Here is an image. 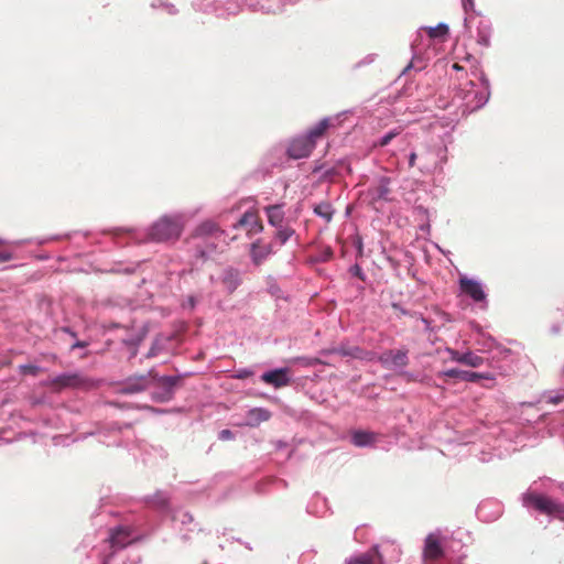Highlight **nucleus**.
<instances>
[{
	"label": "nucleus",
	"mask_w": 564,
	"mask_h": 564,
	"mask_svg": "<svg viewBox=\"0 0 564 564\" xmlns=\"http://www.w3.org/2000/svg\"><path fill=\"white\" fill-rule=\"evenodd\" d=\"M453 119H436L430 123L424 141L416 144L408 155V166L422 174L442 173L448 160V147L453 143L455 129Z\"/></svg>",
	"instance_id": "1"
},
{
	"label": "nucleus",
	"mask_w": 564,
	"mask_h": 564,
	"mask_svg": "<svg viewBox=\"0 0 564 564\" xmlns=\"http://www.w3.org/2000/svg\"><path fill=\"white\" fill-rule=\"evenodd\" d=\"M520 500L530 512L564 521V484L541 478L529 486Z\"/></svg>",
	"instance_id": "2"
},
{
	"label": "nucleus",
	"mask_w": 564,
	"mask_h": 564,
	"mask_svg": "<svg viewBox=\"0 0 564 564\" xmlns=\"http://www.w3.org/2000/svg\"><path fill=\"white\" fill-rule=\"evenodd\" d=\"M186 215L182 212L163 214L145 228H122L115 231V236L127 235L135 243H174L185 228Z\"/></svg>",
	"instance_id": "3"
},
{
	"label": "nucleus",
	"mask_w": 564,
	"mask_h": 564,
	"mask_svg": "<svg viewBox=\"0 0 564 564\" xmlns=\"http://www.w3.org/2000/svg\"><path fill=\"white\" fill-rule=\"evenodd\" d=\"M476 79L462 83L456 90L453 101L462 108L463 113L473 112L484 107L490 97V84L482 72L474 73Z\"/></svg>",
	"instance_id": "4"
},
{
	"label": "nucleus",
	"mask_w": 564,
	"mask_h": 564,
	"mask_svg": "<svg viewBox=\"0 0 564 564\" xmlns=\"http://www.w3.org/2000/svg\"><path fill=\"white\" fill-rule=\"evenodd\" d=\"M138 539L139 534L130 525L120 524L110 529L107 539L110 552L104 556L102 564H140L138 555L129 557L128 562L122 560L120 563H117L119 552Z\"/></svg>",
	"instance_id": "5"
},
{
	"label": "nucleus",
	"mask_w": 564,
	"mask_h": 564,
	"mask_svg": "<svg viewBox=\"0 0 564 564\" xmlns=\"http://www.w3.org/2000/svg\"><path fill=\"white\" fill-rule=\"evenodd\" d=\"M339 117L340 115H337L335 118H323L308 129L305 134L293 138L286 149L288 155L294 160L307 158L314 150L317 138L322 137L326 129L333 124V120H338Z\"/></svg>",
	"instance_id": "6"
},
{
	"label": "nucleus",
	"mask_w": 564,
	"mask_h": 564,
	"mask_svg": "<svg viewBox=\"0 0 564 564\" xmlns=\"http://www.w3.org/2000/svg\"><path fill=\"white\" fill-rule=\"evenodd\" d=\"M452 546L453 542L444 538V532L441 530L431 532L424 540L423 564H448V550Z\"/></svg>",
	"instance_id": "7"
},
{
	"label": "nucleus",
	"mask_w": 564,
	"mask_h": 564,
	"mask_svg": "<svg viewBox=\"0 0 564 564\" xmlns=\"http://www.w3.org/2000/svg\"><path fill=\"white\" fill-rule=\"evenodd\" d=\"M425 34L417 30L414 39L411 42V52L412 59L408 64V66L403 69V74H405L410 69L423 70L427 63L436 56V45L434 41H426Z\"/></svg>",
	"instance_id": "8"
},
{
	"label": "nucleus",
	"mask_w": 564,
	"mask_h": 564,
	"mask_svg": "<svg viewBox=\"0 0 564 564\" xmlns=\"http://www.w3.org/2000/svg\"><path fill=\"white\" fill-rule=\"evenodd\" d=\"M193 9L200 14L203 22L216 19H228L243 10L240 2H193Z\"/></svg>",
	"instance_id": "9"
},
{
	"label": "nucleus",
	"mask_w": 564,
	"mask_h": 564,
	"mask_svg": "<svg viewBox=\"0 0 564 564\" xmlns=\"http://www.w3.org/2000/svg\"><path fill=\"white\" fill-rule=\"evenodd\" d=\"M390 553L391 560L398 561L401 555L399 545L394 543H382L375 545L371 551L351 556L346 560V564H384L386 556Z\"/></svg>",
	"instance_id": "10"
},
{
	"label": "nucleus",
	"mask_w": 564,
	"mask_h": 564,
	"mask_svg": "<svg viewBox=\"0 0 564 564\" xmlns=\"http://www.w3.org/2000/svg\"><path fill=\"white\" fill-rule=\"evenodd\" d=\"M464 10V25L466 30H471L475 22H477V43L484 47L490 46V37H491V25L488 20L478 19L475 13L474 4L475 2H462Z\"/></svg>",
	"instance_id": "11"
},
{
	"label": "nucleus",
	"mask_w": 564,
	"mask_h": 564,
	"mask_svg": "<svg viewBox=\"0 0 564 564\" xmlns=\"http://www.w3.org/2000/svg\"><path fill=\"white\" fill-rule=\"evenodd\" d=\"M458 289L460 294L470 299L480 310L488 308L486 285L480 280L460 275L458 279Z\"/></svg>",
	"instance_id": "12"
},
{
	"label": "nucleus",
	"mask_w": 564,
	"mask_h": 564,
	"mask_svg": "<svg viewBox=\"0 0 564 564\" xmlns=\"http://www.w3.org/2000/svg\"><path fill=\"white\" fill-rule=\"evenodd\" d=\"M180 380L178 376H161L155 373V381L150 389L151 398L155 402H169L174 397V390Z\"/></svg>",
	"instance_id": "13"
},
{
	"label": "nucleus",
	"mask_w": 564,
	"mask_h": 564,
	"mask_svg": "<svg viewBox=\"0 0 564 564\" xmlns=\"http://www.w3.org/2000/svg\"><path fill=\"white\" fill-rule=\"evenodd\" d=\"M377 361L387 370L399 375L409 365L408 349H389L381 352Z\"/></svg>",
	"instance_id": "14"
},
{
	"label": "nucleus",
	"mask_w": 564,
	"mask_h": 564,
	"mask_svg": "<svg viewBox=\"0 0 564 564\" xmlns=\"http://www.w3.org/2000/svg\"><path fill=\"white\" fill-rule=\"evenodd\" d=\"M155 381L154 369L149 370L145 375L131 376L127 378L120 387V391L124 394H134L150 389Z\"/></svg>",
	"instance_id": "15"
},
{
	"label": "nucleus",
	"mask_w": 564,
	"mask_h": 564,
	"mask_svg": "<svg viewBox=\"0 0 564 564\" xmlns=\"http://www.w3.org/2000/svg\"><path fill=\"white\" fill-rule=\"evenodd\" d=\"M538 400L534 402H521L518 405L519 420L522 424H534L544 417V413H541L538 409Z\"/></svg>",
	"instance_id": "16"
},
{
	"label": "nucleus",
	"mask_w": 564,
	"mask_h": 564,
	"mask_svg": "<svg viewBox=\"0 0 564 564\" xmlns=\"http://www.w3.org/2000/svg\"><path fill=\"white\" fill-rule=\"evenodd\" d=\"M246 228L248 236H253L262 232L263 226L259 220L257 214L252 210H247L238 220L237 224L234 225L235 229Z\"/></svg>",
	"instance_id": "17"
},
{
	"label": "nucleus",
	"mask_w": 564,
	"mask_h": 564,
	"mask_svg": "<svg viewBox=\"0 0 564 564\" xmlns=\"http://www.w3.org/2000/svg\"><path fill=\"white\" fill-rule=\"evenodd\" d=\"M478 338L476 339V344L481 347L482 351L496 352V356H509L510 349L501 347L494 337L487 335L482 330L478 329Z\"/></svg>",
	"instance_id": "18"
},
{
	"label": "nucleus",
	"mask_w": 564,
	"mask_h": 564,
	"mask_svg": "<svg viewBox=\"0 0 564 564\" xmlns=\"http://www.w3.org/2000/svg\"><path fill=\"white\" fill-rule=\"evenodd\" d=\"M390 194V178L387 176H380L378 183L368 189V197L371 203L388 202Z\"/></svg>",
	"instance_id": "19"
},
{
	"label": "nucleus",
	"mask_w": 564,
	"mask_h": 564,
	"mask_svg": "<svg viewBox=\"0 0 564 564\" xmlns=\"http://www.w3.org/2000/svg\"><path fill=\"white\" fill-rule=\"evenodd\" d=\"M261 380L274 388H282L290 383L289 368H278L265 371L261 375Z\"/></svg>",
	"instance_id": "20"
},
{
	"label": "nucleus",
	"mask_w": 564,
	"mask_h": 564,
	"mask_svg": "<svg viewBox=\"0 0 564 564\" xmlns=\"http://www.w3.org/2000/svg\"><path fill=\"white\" fill-rule=\"evenodd\" d=\"M219 279L229 294L234 293L242 282L240 271L234 267L225 268Z\"/></svg>",
	"instance_id": "21"
},
{
	"label": "nucleus",
	"mask_w": 564,
	"mask_h": 564,
	"mask_svg": "<svg viewBox=\"0 0 564 564\" xmlns=\"http://www.w3.org/2000/svg\"><path fill=\"white\" fill-rule=\"evenodd\" d=\"M268 224L272 227H281L286 224V220H291V218L285 217L284 204H274L268 205L263 208Z\"/></svg>",
	"instance_id": "22"
},
{
	"label": "nucleus",
	"mask_w": 564,
	"mask_h": 564,
	"mask_svg": "<svg viewBox=\"0 0 564 564\" xmlns=\"http://www.w3.org/2000/svg\"><path fill=\"white\" fill-rule=\"evenodd\" d=\"M447 352L449 354L451 360L466 366L477 368L484 364L482 357L474 354L473 351L459 352L455 349L447 348Z\"/></svg>",
	"instance_id": "23"
},
{
	"label": "nucleus",
	"mask_w": 564,
	"mask_h": 564,
	"mask_svg": "<svg viewBox=\"0 0 564 564\" xmlns=\"http://www.w3.org/2000/svg\"><path fill=\"white\" fill-rule=\"evenodd\" d=\"M247 10L262 14H280L284 11L283 2H249Z\"/></svg>",
	"instance_id": "24"
},
{
	"label": "nucleus",
	"mask_w": 564,
	"mask_h": 564,
	"mask_svg": "<svg viewBox=\"0 0 564 564\" xmlns=\"http://www.w3.org/2000/svg\"><path fill=\"white\" fill-rule=\"evenodd\" d=\"M271 253H273L271 245H262L260 240L251 243L250 257L254 265H260Z\"/></svg>",
	"instance_id": "25"
},
{
	"label": "nucleus",
	"mask_w": 564,
	"mask_h": 564,
	"mask_svg": "<svg viewBox=\"0 0 564 564\" xmlns=\"http://www.w3.org/2000/svg\"><path fill=\"white\" fill-rule=\"evenodd\" d=\"M444 538L447 541L453 542V546L448 550V564H460V560L465 557L463 552L464 543L460 538H456L454 534L444 533Z\"/></svg>",
	"instance_id": "26"
},
{
	"label": "nucleus",
	"mask_w": 564,
	"mask_h": 564,
	"mask_svg": "<svg viewBox=\"0 0 564 564\" xmlns=\"http://www.w3.org/2000/svg\"><path fill=\"white\" fill-rule=\"evenodd\" d=\"M426 36V41H434L435 43L442 42L448 33V25L446 23H438L435 26H422L419 29Z\"/></svg>",
	"instance_id": "27"
},
{
	"label": "nucleus",
	"mask_w": 564,
	"mask_h": 564,
	"mask_svg": "<svg viewBox=\"0 0 564 564\" xmlns=\"http://www.w3.org/2000/svg\"><path fill=\"white\" fill-rule=\"evenodd\" d=\"M377 441V434L370 431L357 430L351 433V443L357 447L372 446Z\"/></svg>",
	"instance_id": "28"
},
{
	"label": "nucleus",
	"mask_w": 564,
	"mask_h": 564,
	"mask_svg": "<svg viewBox=\"0 0 564 564\" xmlns=\"http://www.w3.org/2000/svg\"><path fill=\"white\" fill-rule=\"evenodd\" d=\"M82 382L83 380L78 372H63L52 379V383L61 388L76 387Z\"/></svg>",
	"instance_id": "29"
},
{
	"label": "nucleus",
	"mask_w": 564,
	"mask_h": 564,
	"mask_svg": "<svg viewBox=\"0 0 564 564\" xmlns=\"http://www.w3.org/2000/svg\"><path fill=\"white\" fill-rule=\"evenodd\" d=\"M294 235L295 230L291 227V220H286L285 225H282L281 227H275L274 240L278 241L280 246H283Z\"/></svg>",
	"instance_id": "30"
},
{
	"label": "nucleus",
	"mask_w": 564,
	"mask_h": 564,
	"mask_svg": "<svg viewBox=\"0 0 564 564\" xmlns=\"http://www.w3.org/2000/svg\"><path fill=\"white\" fill-rule=\"evenodd\" d=\"M271 417V412L264 408H253L248 412L249 425L257 426Z\"/></svg>",
	"instance_id": "31"
},
{
	"label": "nucleus",
	"mask_w": 564,
	"mask_h": 564,
	"mask_svg": "<svg viewBox=\"0 0 564 564\" xmlns=\"http://www.w3.org/2000/svg\"><path fill=\"white\" fill-rule=\"evenodd\" d=\"M562 401H564V388L544 391L538 399V402H546L554 405Z\"/></svg>",
	"instance_id": "32"
},
{
	"label": "nucleus",
	"mask_w": 564,
	"mask_h": 564,
	"mask_svg": "<svg viewBox=\"0 0 564 564\" xmlns=\"http://www.w3.org/2000/svg\"><path fill=\"white\" fill-rule=\"evenodd\" d=\"M62 237L63 236H51V237H45V238H28V239L14 240V241H7L3 239H0V245L10 243V245L19 247V246H23L26 243H36V245L41 246V245H45L50 241L61 239Z\"/></svg>",
	"instance_id": "33"
},
{
	"label": "nucleus",
	"mask_w": 564,
	"mask_h": 564,
	"mask_svg": "<svg viewBox=\"0 0 564 564\" xmlns=\"http://www.w3.org/2000/svg\"><path fill=\"white\" fill-rule=\"evenodd\" d=\"M313 212L316 216L323 218L326 223L332 221L334 216V208L328 202H322L314 206Z\"/></svg>",
	"instance_id": "34"
},
{
	"label": "nucleus",
	"mask_w": 564,
	"mask_h": 564,
	"mask_svg": "<svg viewBox=\"0 0 564 564\" xmlns=\"http://www.w3.org/2000/svg\"><path fill=\"white\" fill-rule=\"evenodd\" d=\"M219 231V228L213 220H205L196 227L194 234L196 237H205L213 236Z\"/></svg>",
	"instance_id": "35"
},
{
	"label": "nucleus",
	"mask_w": 564,
	"mask_h": 564,
	"mask_svg": "<svg viewBox=\"0 0 564 564\" xmlns=\"http://www.w3.org/2000/svg\"><path fill=\"white\" fill-rule=\"evenodd\" d=\"M360 349L361 348L359 346L340 345L337 348H334L332 351L343 357H351L354 359H358V357H360Z\"/></svg>",
	"instance_id": "36"
},
{
	"label": "nucleus",
	"mask_w": 564,
	"mask_h": 564,
	"mask_svg": "<svg viewBox=\"0 0 564 564\" xmlns=\"http://www.w3.org/2000/svg\"><path fill=\"white\" fill-rule=\"evenodd\" d=\"M473 453L478 457L481 463L491 462L495 457H500L501 453L497 449L486 451L473 447Z\"/></svg>",
	"instance_id": "37"
},
{
	"label": "nucleus",
	"mask_w": 564,
	"mask_h": 564,
	"mask_svg": "<svg viewBox=\"0 0 564 564\" xmlns=\"http://www.w3.org/2000/svg\"><path fill=\"white\" fill-rule=\"evenodd\" d=\"M152 8L156 10L160 14L174 15L180 10L172 2H154Z\"/></svg>",
	"instance_id": "38"
},
{
	"label": "nucleus",
	"mask_w": 564,
	"mask_h": 564,
	"mask_svg": "<svg viewBox=\"0 0 564 564\" xmlns=\"http://www.w3.org/2000/svg\"><path fill=\"white\" fill-rule=\"evenodd\" d=\"M202 294H188L183 299L181 306L185 311H194L197 304L202 301Z\"/></svg>",
	"instance_id": "39"
},
{
	"label": "nucleus",
	"mask_w": 564,
	"mask_h": 564,
	"mask_svg": "<svg viewBox=\"0 0 564 564\" xmlns=\"http://www.w3.org/2000/svg\"><path fill=\"white\" fill-rule=\"evenodd\" d=\"M153 506L163 509L169 503V496L165 491H156L152 497L148 499Z\"/></svg>",
	"instance_id": "40"
},
{
	"label": "nucleus",
	"mask_w": 564,
	"mask_h": 564,
	"mask_svg": "<svg viewBox=\"0 0 564 564\" xmlns=\"http://www.w3.org/2000/svg\"><path fill=\"white\" fill-rule=\"evenodd\" d=\"M173 521L175 523H180L183 527H186L193 524L194 518L187 511L178 510L173 514Z\"/></svg>",
	"instance_id": "41"
},
{
	"label": "nucleus",
	"mask_w": 564,
	"mask_h": 564,
	"mask_svg": "<svg viewBox=\"0 0 564 564\" xmlns=\"http://www.w3.org/2000/svg\"><path fill=\"white\" fill-rule=\"evenodd\" d=\"M400 129L398 128H394L390 131H388L387 133H384L382 137H380L378 139V141H376V145H379V147H386L388 145L395 137H398L400 134Z\"/></svg>",
	"instance_id": "42"
},
{
	"label": "nucleus",
	"mask_w": 564,
	"mask_h": 564,
	"mask_svg": "<svg viewBox=\"0 0 564 564\" xmlns=\"http://www.w3.org/2000/svg\"><path fill=\"white\" fill-rule=\"evenodd\" d=\"M142 339H143L142 336H138V337L129 338V339L124 340L126 345H128L129 347L132 348L131 357H134L137 355V349H138L140 343L142 341Z\"/></svg>",
	"instance_id": "43"
},
{
	"label": "nucleus",
	"mask_w": 564,
	"mask_h": 564,
	"mask_svg": "<svg viewBox=\"0 0 564 564\" xmlns=\"http://www.w3.org/2000/svg\"><path fill=\"white\" fill-rule=\"evenodd\" d=\"M462 372H463L462 369L451 368V369H446V370L441 371L438 376H441V377H448V378H455V379H459L460 380Z\"/></svg>",
	"instance_id": "44"
},
{
	"label": "nucleus",
	"mask_w": 564,
	"mask_h": 564,
	"mask_svg": "<svg viewBox=\"0 0 564 564\" xmlns=\"http://www.w3.org/2000/svg\"><path fill=\"white\" fill-rule=\"evenodd\" d=\"M359 356H360V357H358L359 360L377 361V358H378L379 355H377L373 351H368V350H365V349L361 348Z\"/></svg>",
	"instance_id": "45"
},
{
	"label": "nucleus",
	"mask_w": 564,
	"mask_h": 564,
	"mask_svg": "<svg viewBox=\"0 0 564 564\" xmlns=\"http://www.w3.org/2000/svg\"><path fill=\"white\" fill-rule=\"evenodd\" d=\"M481 376L477 372L463 370L460 380L467 381V382H475L477 381Z\"/></svg>",
	"instance_id": "46"
},
{
	"label": "nucleus",
	"mask_w": 564,
	"mask_h": 564,
	"mask_svg": "<svg viewBox=\"0 0 564 564\" xmlns=\"http://www.w3.org/2000/svg\"><path fill=\"white\" fill-rule=\"evenodd\" d=\"M398 376H401L406 382L419 381V375L410 372L405 368Z\"/></svg>",
	"instance_id": "47"
},
{
	"label": "nucleus",
	"mask_w": 564,
	"mask_h": 564,
	"mask_svg": "<svg viewBox=\"0 0 564 564\" xmlns=\"http://www.w3.org/2000/svg\"><path fill=\"white\" fill-rule=\"evenodd\" d=\"M491 502L489 501H486V502H481L477 509V514L480 519L485 520V521H489L490 519L485 514V511L488 507H490Z\"/></svg>",
	"instance_id": "48"
},
{
	"label": "nucleus",
	"mask_w": 564,
	"mask_h": 564,
	"mask_svg": "<svg viewBox=\"0 0 564 564\" xmlns=\"http://www.w3.org/2000/svg\"><path fill=\"white\" fill-rule=\"evenodd\" d=\"M376 58H377V54L370 53V54L366 55L362 59H360L356 66L361 67L365 65H369V64L373 63L376 61Z\"/></svg>",
	"instance_id": "49"
},
{
	"label": "nucleus",
	"mask_w": 564,
	"mask_h": 564,
	"mask_svg": "<svg viewBox=\"0 0 564 564\" xmlns=\"http://www.w3.org/2000/svg\"><path fill=\"white\" fill-rule=\"evenodd\" d=\"M349 272L354 275V276H357L359 278L360 280H365V274H364V271L361 269V267L359 264H354L350 267L349 269Z\"/></svg>",
	"instance_id": "50"
},
{
	"label": "nucleus",
	"mask_w": 564,
	"mask_h": 564,
	"mask_svg": "<svg viewBox=\"0 0 564 564\" xmlns=\"http://www.w3.org/2000/svg\"><path fill=\"white\" fill-rule=\"evenodd\" d=\"M159 341L160 340L158 338L153 341L150 350L147 354V358L155 357L158 355L159 350H161V346H160Z\"/></svg>",
	"instance_id": "51"
},
{
	"label": "nucleus",
	"mask_w": 564,
	"mask_h": 564,
	"mask_svg": "<svg viewBox=\"0 0 564 564\" xmlns=\"http://www.w3.org/2000/svg\"><path fill=\"white\" fill-rule=\"evenodd\" d=\"M218 438L221 441H230L235 438V433L231 430H221L218 434Z\"/></svg>",
	"instance_id": "52"
},
{
	"label": "nucleus",
	"mask_w": 564,
	"mask_h": 564,
	"mask_svg": "<svg viewBox=\"0 0 564 564\" xmlns=\"http://www.w3.org/2000/svg\"><path fill=\"white\" fill-rule=\"evenodd\" d=\"M21 369L24 372H28V373H31V375H36L39 367H36L34 365H23V366H21Z\"/></svg>",
	"instance_id": "53"
},
{
	"label": "nucleus",
	"mask_w": 564,
	"mask_h": 564,
	"mask_svg": "<svg viewBox=\"0 0 564 564\" xmlns=\"http://www.w3.org/2000/svg\"><path fill=\"white\" fill-rule=\"evenodd\" d=\"M13 259V254L9 251L0 252V262H7Z\"/></svg>",
	"instance_id": "54"
},
{
	"label": "nucleus",
	"mask_w": 564,
	"mask_h": 564,
	"mask_svg": "<svg viewBox=\"0 0 564 564\" xmlns=\"http://www.w3.org/2000/svg\"><path fill=\"white\" fill-rule=\"evenodd\" d=\"M87 345L88 344L86 341L76 340L74 344H72L70 348L72 349L84 348V347H87Z\"/></svg>",
	"instance_id": "55"
},
{
	"label": "nucleus",
	"mask_w": 564,
	"mask_h": 564,
	"mask_svg": "<svg viewBox=\"0 0 564 564\" xmlns=\"http://www.w3.org/2000/svg\"><path fill=\"white\" fill-rule=\"evenodd\" d=\"M62 330H63V332H65V333H67V334H69V335H70V336H73V337H75V336H76V334H75L74 332H72L69 327H63V328H62Z\"/></svg>",
	"instance_id": "56"
},
{
	"label": "nucleus",
	"mask_w": 564,
	"mask_h": 564,
	"mask_svg": "<svg viewBox=\"0 0 564 564\" xmlns=\"http://www.w3.org/2000/svg\"><path fill=\"white\" fill-rule=\"evenodd\" d=\"M249 373H250V371H249V370H242V371L238 375V378H246Z\"/></svg>",
	"instance_id": "57"
},
{
	"label": "nucleus",
	"mask_w": 564,
	"mask_h": 564,
	"mask_svg": "<svg viewBox=\"0 0 564 564\" xmlns=\"http://www.w3.org/2000/svg\"><path fill=\"white\" fill-rule=\"evenodd\" d=\"M111 431H120L121 426H119L117 423L110 425Z\"/></svg>",
	"instance_id": "58"
},
{
	"label": "nucleus",
	"mask_w": 564,
	"mask_h": 564,
	"mask_svg": "<svg viewBox=\"0 0 564 564\" xmlns=\"http://www.w3.org/2000/svg\"><path fill=\"white\" fill-rule=\"evenodd\" d=\"M429 229H430V225H429V224H426V225H422V226H421V230H426V231H429Z\"/></svg>",
	"instance_id": "59"
},
{
	"label": "nucleus",
	"mask_w": 564,
	"mask_h": 564,
	"mask_svg": "<svg viewBox=\"0 0 564 564\" xmlns=\"http://www.w3.org/2000/svg\"><path fill=\"white\" fill-rule=\"evenodd\" d=\"M39 259H41V260H47V259H48V256H46V254H42V256H40V257H39Z\"/></svg>",
	"instance_id": "60"
},
{
	"label": "nucleus",
	"mask_w": 564,
	"mask_h": 564,
	"mask_svg": "<svg viewBox=\"0 0 564 564\" xmlns=\"http://www.w3.org/2000/svg\"><path fill=\"white\" fill-rule=\"evenodd\" d=\"M133 271H134V269H130V268L124 269V272H127V273H131Z\"/></svg>",
	"instance_id": "61"
},
{
	"label": "nucleus",
	"mask_w": 564,
	"mask_h": 564,
	"mask_svg": "<svg viewBox=\"0 0 564 564\" xmlns=\"http://www.w3.org/2000/svg\"><path fill=\"white\" fill-rule=\"evenodd\" d=\"M453 68H454V69H456V70H459V69H460V67L458 66V64H454V65H453Z\"/></svg>",
	"instance_id": "62"
},
{
	"label": "nucleus",
	"mask_w": 564,
	"mask_h": 564,
	"mask_svg": "<svg viewBox=\"0 0 564 564\" xmlns=\"http://www.w3.org/2000/svg\"><path fill=\"white\" fill-rule=\"evenodd\" d=\"M552 330H553L554 333H558V328H557V327H555V326H553V327H552Z\"/></svg>",
	"instance_id": "63"
},
{
	"label": "nucleus",
	"mask_w": 564,
	"mask_h": 564,
	"mask_svg": "<svg viewBox=\"0 0 564 564\" xmlns=\"http://www.w3.org/2000/svg\"><path fill=\"white\" fill-rule=\"evenodd\" d=\"M499 514H500V510L498 509L494 518H497Z\"/></svg>",
	"instance_id": "64"
}]
</instances>
